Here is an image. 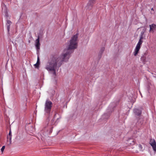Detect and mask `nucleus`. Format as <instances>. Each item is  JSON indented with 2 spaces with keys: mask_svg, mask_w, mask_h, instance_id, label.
I'll use <instances>...</instances> for the list:
<instances>
[{
  "mask_svg": "<svg viewBox=\"0 0 156 156\" xmlns=\"http://www.w3.org/2000/svg\"><path fill=\"white\" fill-rule=\"evenodd\" d=\"M78 37V34L77 33L71 37L67 48L64 49L61 55H59L58 53H55L50 56L45 66L46 69L56 76V70H58L63 62L68 61L73 50L77 48Z\"/></svg>",
  "mask_w": 156,
  "mask_h": 156,
  "instance_id": "1",
  "label": "nucleus"
},
{
  "mask_svg": "<svg viewBox=\"0 0 156 156\" xmlns=\"http://www.w3.org/2000/svg\"><path fill=\"white\" fill-rule=\"evenodd\" d=\"M52 102L49 100L48 99L46 100L44 107V111L46 113L49 114L51 111L52 106Z\"/></svg>",
  "mask_w": 156,
  "mask_h": 156,
  "instance_id": "2",
  "label": "nucleus"
},
{
  "mask_svg": "<svg viewBox=\"0 0 156 156\" xmlns=\"http://www.w3.org/2000/svg\"><path fill=\"white\" fill-rule=\"evenodd\" d=\"M149 144L152 146L154 151L156 152V143L154 139H151L149 142Z\"/></svg>",
  "mask_w": 156,
  "mask_h": 156,
  "instance_id": "3",
  "label": "nucleus"
},
{
  "mask_svg": "<svg viewBox=\"0 0 156 156\" xmlns=\"http://www.w3.org/2000/svg\"><path fill=\"white\" fill-rule=\"evenodd\" d=\"M12 135L11 134V131L10 130L9 135L7 136V144L8 145H10L11 144V139H12Z\"/></svg>",
  "mask_w": 156,
  "mask_h": 156,
  "instance_id": "4",
  "label": "nucleus"
},
{
  "mask_svg": "<svg viewBox=\"0 0 156 156\" xmlns=\"http://www.w3.org/2000/svg\"><path fill=\"white\" fill-rule=\"evenodd\" d=\"M94 3H93L92 2L89 1L86 7V9L87 10H90L92 9L93 8V5Z\"/></svg>",
  "mask_w": 156,
  "mask_h": 156,
  "instance_id": "5",
  "label": "nucleus"
},
{
  "mask_svg": "<svg viewBox=\"0 0 156 156\" xmlns=\"http://www.w3.org/2000/svg\"><path fill=\"white\" fill-rule=\"evenodd\" d=\"M141 45L138 44H137L136 48L134 50V51L133 52L134 55L135 56H136V55L137 54L138 51L140 48Z\"/></svg>",
  "mask_w": 156,
  "mask_h": 156,
  "instance_id": "6",
  "label": "nucleus"
},
{
  "mask_svg": "<svg viewBox=\"0 0 156 156\" xmlns=\"http://www.w3.org/2000/svg\"><path fill=\"white\" fill-rule=\"evenodd\" d=\"M133 112L135 114L137 115H140L141 113V110L138 108H134L133 109Z\"/></svg>",
  "mask_w": 156,
  "mask_h": 156,
  "instance_id": "7",
  "label": "nucleus"
},
{
  "mask_svg": "<svg viewBox=\"0 0 156 156\" xmlns=\"http://www.w3.org/2000/svg\"><path fill=\"white\" fill-rule=\"evenodd\" d=\"M40 44L39 42V37L38 36L37 39L36 40L35 46L37 49H39L40 48Z\"/></svg>",
  "mask_w": 156,
  "mask_h": 156,
  "instance_id": "8",
  "label": "nucleus"
},
{
  "mask_svg": "<svg viewBox=\"0 0 156 156\" xmlns=\"http://www.w3.org/2000/svg\"><path fill=\"white\" fill-rule=\"evenodd\" d=\"M150 29L149 30L150 32H151L152 31L154 32V30H155L156 28V25L154 24H152L149 25Z\"/></svg>",
  "mask_w": 156,
  "mask_h": 156,
  "instance_id": "9",
  "label": "nucleus"
},
{
  "mask_svg": "<svg viewBox=\"0 0 156 156\" xmlns=\"http://www.w3.org/2000/svg\"><path fill=\"white\" fill-rule=\"evenodd\" d=\"M146 54L145 53L144 55L142 56H141L140 58V60L144 64L146 62Z\"/></svg>",
  "mask_w": 156,
  "mask_h": 156,
  "instance_id": "10",
  "label": "nucleus"
},
{
  "mask_svg": "<svg viewBox=\"0 0 156 156\" xmlns=\"http://www.w3.org/2000/svg\"><path fill=\"white\" fill-rule=\"evenodd\" d=\"M11 23H12V22L10 21L9 20H8L7 21L6 25H7V30H8V32H9V31L10 25L11 24Z\"/></svg>",
  "mask_w": 156,
  "mask_h": 156,
  "instance_id": "11",
  "label": "nucleus"
},
{
  "mask_svg": "<svg viewBox=\"0 0 156 156\" xmlns=\"http://www.w3.org/2000/svg\"><path fill=\"white\" fill-rule=\"evenodd\" d=\"M144 39V37L143 35H140V38L139 40V41L137 44L141 45L143 41L142 40V39Z\"/></svg>",
  "mask_w": 156,
  "mask_h": 156,
  "instance_id": "12",
  "label": "nucleus"
},
{
  "mask_svg": "<svg viewBox=\"0 0 156 156\" xmlns=\"http://www.w3.org/2000/svg\"><path fill=\"white\" fill-rule=\"evenodd\" d=\"M39 58V56H38L37 58V61L36 64L34 65L35 68H38L39 65L40 64Z\"/></svg>",
  "mask_w": 156,
  "mask_h": 156,
  "instance_id": "13",
  "label": "nucleus"
},
{
  "mask_svg": "<svg viewBox=\"0 0 156 156\" xmlns=\"http://www.w3.org/2000/svg\"><path fill=\"white\" fill-rule=\"evenodd\" d=\"M5 148V146H3L1 149V151L2 152H3Z\"/></svg>",
  "mask_w": 156,
  "mask_h": 156,
  "instance_id": "14",
  "label": "nucleus"
},
{
  "mask_svg": "<svg viewBox=\"0 0 156 156\" xmlns=\"http://www.w3.org/2000/svg\"><path fill=\"white\" fill-rule=\"evenodd\" d=\"M145 30H143L141 33L140 35H144V34L145 32Z\"/></svg>",
  "mask_w": 156,
  "mask_h": 156,
  "instance_id": "15",
  "label": "nucleus"
},
{
  "mask_svg": "<svg viewBox=\"0 0 156 156\" xmlns=\"http://www.w3.org/2000/svg\"><path fill=\"white\" fill-rule=\"evenodd\" d=\"M138 147H139V148L140 150H141L142 149V145L140 144H139L138 145Z\"/></svg>",
  "mask_w": 156,
  "mask_h": 156,
  "instance_id": "16",
  "label": "nucleus"
},
{
  "mask_svg": "<svg viewBox=\"0 0 156 156\" xmlns=\"http://www.w3.org/2000/svg\"><path fill=\"white\" fill-rule=\"evenodd\" d=\"M96 0H89V1L91 2H92L93 3H94L95 1Z\"/></svg>",
  "mask_w": 156,
  "mask_h": 156,
  "instance_id": "17",
  "label": "nucleus"
},
{
  "mask_svg": "<svg viewBox=\"0 0 156 156\" xmlns=\"http://www.w3.org/2000/svg\"><path fill=\"white\" fill-rule=\"evenodd\" d=\"M104 49H105V48H103L102 49H101V51H102V52L104 50Z\"/></svg>",
  "mask_w": 156,
  "mask_h": 156,
  "instance_id": "18",
  "label": "nucleus"
},
{
  "mask_svg": "<svg viewBox=\"0 0 156 156\" xmlns=\"http://www.w3.org/2000/svg\"><path fill=\"white\" fill-rule=\"evenodd\" d=\"M151 10H152L153 11H154V9L153 8H151Z\"/></svg>",
  "mask_w": 156,
  "mask_h": 156,
  "instance_id": "19",
  "label": "nucleus"
},
{
  "mask_svg": "<svg viewBox=\"0 0 156 156\" xmlns=\"http://www.w3.org/2000/svg\"><path fill=\"white\" fill-rule=\"evenodd\" d=\"M130 140H128V142H129V143H130V144H131V143H130Z\"/></svg>",
  "mask_w": 156,
  "mask_h": 156,
  "instance_id": "20",
  "label": "nucleus"
},
{
  "mask_svg": "<svg viewBox=\"0 0 156 156\" xmlns=\"http://www.w3.org/2000/svg\"><path fill=\"white\" fill-rule=\"evenodd\" d=\"M43 135L44 136H46L47 135V134H44Z\"/></svg>",
  "mask_w": 156,
  "mask_h": 156,
  "instance_id": "21",
  "label": "nucleus"
},
{
  "mask_svg": "<svg viewBox=\"0 0 156 156\" xmlns=\"http://www.w3.org/2000/svg\"><path fill=\"white\" fill-rule=\"evenodd\" d=\"M52 132V130H51H51H50V132Z\"/></svg>",
  "mask_w": 156,
  "mask_h": 156,
  "instance_id": "22",
  "label": "nucleus"
},
{
  "mask_svg": "<svg viewBox=\"0 0 156 156\" xmlns=\"http://www.w3.org/2000/svg\"><path fill=\"white\" fill-rule=\"evenodd\" d=\"M132 140L133 142H134V140Z\"/></svg>",
  "mask_w": 156,
  "mask_h": 156,
  "instance_id": "23",
  "label": "nucleus"
},
{
  "mask_svg": "<svg viewBox=\"0 0 156 156\" xmlns=\"http://www.w3.org/2000/svg\"><path fill=\"white\" fill-rule=\"evenodd\" d=\"M49 133V132H48V133H47V134L48 133Z\"/></svg>",
  "mask_w": 156,
  "mask_h": 156,
  "instance_id": "24",
  "label": "nucleus"
}]
</instances>
